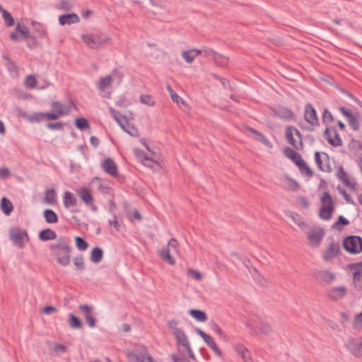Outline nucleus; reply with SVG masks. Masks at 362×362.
Segmentation results:
<instances>
[{
	"instance_id": "nucleus-1",
	"label": "nucleus",
	"mask_w": 362,
	"mask_h": 362,
	"mask_svg": "<svg viewBox=\"0 0 362 362\" xmlns=\"http://www.w3.org/2000/svg\"><path fill=\"white\" fill-rule=\"evenodd\" d=\"M69 243L68 238L59 237L49 245L52 255L56 258L59 264L64 267L68 266L71 262L72 248Z\"/></svg>"
},
{
	"instance_id": "nucleus-2",
	"label": "nucleus",
	"mask_w": 362,
	"mask_h": 362,
	"mask_svg": "<svg viewBox=\"0 0 362 362\" xmlns=\"http://www.w3.org/2000/svg\"><path fill=\"white\" fill-rule=\"evenodd\" d=\"M81 39L89 48L93 49H98L110 42V38L104 33L83 34Z\"/></svg>"
},
{
	"instance_id": "nucleus-3",
	"label": "nucleus",
	"mask_w": 362,
	"mask_h": 362,
	"mask_svg": "<svg viewBox=\"0 0 362 362\" xmlns=\"http://www.w3.org/2000/svg\"><path fill=\"white\" fill-rule=\"evenodd\" d=\"M246 326L257 335H267L272 332V325L268 321L255 317L246 322Z\"/></svg>"
},
{
	"instance_id": "nucleus-4",
	"label": "nucleus",
	"mask_w": 362,
	"mask_h": 362,
	"mask_svg": "<svg viewBox=\"0 0 362 362\" xmlns=\"http://www.w3.org/2000/svg\"><path fill=\"white\" fill-rule=\"evenodd\" d=\"M334 205L331 195L328 192H325L321 197V208L320 217L325 221L331 219L334 212Z\"/></svg>"
},
{
	"instance_id": "nucleus-5",
	"label": "nucleus",
	"mask_w": 362,
	"mask_h": 362,
	"mask_svg": "<svg viewBox=\"0 0 362 362\" xmlns=\"http://www.w3.org/2000/svg\"><path fill=\"white\" fill-rule=\"evenodd\" d=\"M285 135L288 144L295 149L299 150L303 148L301 134L296 127L292 126L288 127L286 129Z\"/></svg>"
},
{
	"instance_id": "nucleus-6",
	"label": "nucleus",
	"mask_w": 362,
	"mask_h": 362,
	"mask_svg": "<svg viewBox=\"0 0 362 362\" xmlns=\"http://www.w3.org/2000/svg\"><path fill=\"white\" fill-rule=\"evenodd\" d=\"M344 249L352 254L362 252V238L359 236H349L344 240Z\"/></svg>"
},
{
	"instance_id": "nucleus-7",
	"label": "nucleus",
	"mask_w": 362,
	"mask_h": 362,
	"mask_svg": "<svg viewBox=\"0 0 362 362\" xmlns=\"http://www.w3.org/2000/svg\"><path fill=\"white\" fill-rule=\"evenodd\" d=\"M345 346L356 358H362V337H351L347 339Z\"/></svg>"
},
{
	"instance_id": "nucleus-8",
	"label": "nucleus",
	"mask_w": 362,
	"mask_h": 362,
	"mask_svg": "<svg viewBox=\"0 0 362 362\" xmlns=\"http://www.w3.org/2000/svg\"><path fill=\"white\" fill-rule=\"evenodd\" d=\"M350 270L353 271V284L358 291L362 290V262L349 264Z\"/></svg>"
},
{
	"instance_id": "nucleus-9",
	"label": "nucleus",
	"mask_w": 362,
	"mask_h": 362,
	"mask_svg": "<svg viewBox=\"0 0 362 362\" xmlns=\"http://www.w3.org/2000/svg\"><path fill=\"white\" fill-rule=\"evenodd\" d=\"M173 334L175 336L177 344L179 346L185 347L188 353L189 356L191 358H194L195 356L193 353V351L191 349L189 341L185 332L182 329H175L173 332Z\"/></svg>"
},
{
	"instance_id": "nucleus-10",
	"label": "nucleus",
	"mask_w": 362,
	"mask_h": 362,
	"mask_svg": "<svg viewBox=\"0 0 362 362\" xmlns=\"http://www.w3.org/2000/svg\"><path fill=\"white\" fill-rule=\"evenodd\" d=\"M315 160L317 168L323 172L329 173L332 168L329 164V158L326 153L315 152Z\"/></svg>"
},
{
	"instance_id": "nucleus-11",
	"label": "nucleus",
	"mask_w": 362,
	"mask_h": 362,
	"mask_svg": "<svg viewBox=\"0 0 362 362\" xmlns=\"http://www.w3.org/2000/svg\"><path fill=\"white\" fill-rule=\"evenodd\" d=\"M79 310L81 312L86 323L90 328L96 327V319L91 306L88 305H81L78 307Z\"/></svg>"
},
{
	"instance_id": "nucleus-12",
	"label": "nucleus",
	"mask_w": 362,
	"mask_h": 362,
	"mask_svg": "<svg viewBox=\"0 0 362 362\" xmlns=\"http://www.w3.org/2000/svg\"><path fill=\"white\" fill-rule=\"evenodd\" d=\"M132 356L135 358L136 362H154V359L148 354L147 348L143 345L138 346L135 353Z\"/></svg>"
},
{
	"instance_id": "nucleus-13",
	"label": "nucleus",
	"mask_w": 362,
	"mask_h": 362,
	"mask_svg": "<svg viewBox=\"0 0 362 362\" xmlns=\"http://www.w3.org/2000/svg\"><path fill=\"white\" fill-rule=\"evenodd\" d=\"M337 177L349 189L354 191L356 189L354 180L346 173L342 166L338 168Z\"/></svg>"
},
{
	"instance_id": "nucleus-14",
	"label": "nucleus",
	"mask_w": 362,
	"mask_h": 362,
	"mask_svg": "<svg viewBox=\"0 0 362 362\" xmlns=\"http://www.w3.org/2000/svg\"><path fill=\"white\" fill-rule=\"evenodd\" d=\"M325 136L332 146L335 147L342 146V141L336 129L327 127L325 131Z\"/></svg>"
},
{
	"instance_id": "nucleus-15",
	"label": "nucleus",
	"mask_w": 362,
	"mask_h": 362,
	"mask_svg": "<svg viewBox=\"0 0 362 362\" xmlns=\"http://www.w3.org/2000/svg\"><path fill=\"white\" fill-rule=\"evenodd\" d=\"M314 275L318 281L326 284H331L336 280V275L327 269L317 270Z\"/></svg>"
},
{
	"instance_id": "nucleus-16",
	"label": "nucleus",
	"mask_w": 362,
	"mask_h": 362,
	"mask_svg": "<svg viewBox=\"0 0 362 362\" xmlns=\"http://www.w3.org/2000/svg\"><path fill=\"white\" fill-rule=\"evenodd\" d=\"M10 235H11V240L19 248L24 247V245H25L24 243H23L24 239H25L26 240H28V235L26 230H11Z\"/></svg>"
},
{
	"instance_id": "nucleus-17",
	"label": "nucleus",
	"mask_w": 362,
	"mask_h": 362,
	"mask_svg": "<svg viewBox=\"0 0 362 362\" xmlns=\"http://www.w3.org/2000/svg\"><path fill=\"white\" fill-rule=\"evenodd\" d=\"M340 112L346 117L347 121L350 127L355 131L359 129V115L358 113L352 114L346 107H341L339 108Z\"/></svg>"
},
{
	"instance_id": "nucleus-18",
	"label": "nucleus",
	"mask_w": 362,
	"mask_h": 362,
	"mask_svg": "<svg viewBox=\"0 0 362 362\" xmlns=\"http://www.w3.org/2000/svg\"><path fill=\"white\" fill-rule=\"evenodd\" d=\"M304 118L305 120L312 126L319 125L317 112L310 103L305 106Z\"/></svg>"
},
{
	"instance_id": "nucleus-19",
	"label": "nucleus",
	"mask_w": 362,
	"mask_h": 362,
	"mask_svg": "<svg viewBox=\"0 0 362 362\" xmlns=\"http://www.w3.org/2000/svg\"><path fill=\"white\" fill-rule=\"evenodd\" d=\"M347 290L344 286L331 287L327 292V297L334 301L339 300L345 297Z\"/></svg>"
},
{
	"instance_id": "nucleus-20",
	"label": "nucleus",
	"mask_w": 362,
	"mask_h": 362,
	"mask_svg": "<svg viewBox=\"0 0 362 362\" xmlns=\"http://www.w3.org/2000/svg\"><path fill=\"white\" fill-rule=\"evenodd\" d=\"M325 235L322 228H315L309 230L308 239L310 245L314 247L318 246Z\"/></svg>"
},
{
	"instance_id": "nucleus-21",
	"label": "nucleus",
	"mask_w": 362,
	"mask_h": 362,
	"mask_svg": "<svg viewBox=\"0 0 362 362\" xmlns=\"http://www.w3.org/2000/svg\"><path fill=\"white\" fill-rule=\"evenodd\" d=\"M103 170L112 177L118 175V169L116 163L110 158H107L101 163Z\"/></svg>"
},
{
	"instance_id": "nucleus-22",
	"label": "nucleus",
	"mask_w": 362,
	"mask_h": 362,
	"mask_svg": "<svg viewBox=\"0 0 362 362\" xmlns=\"http://www.w3.org/2000/svg\"><path fill=\"white\" fill-rule=\"evenodd\" d=\"M272 115L282 119H291L294 114L288 108L284 106H277L272 109Z\"/></svg>"
},
{
	"instance_id": "nucleus-23",
	"label": "nucleus",
	"mask_w": 362,
	"mask_h": 362,
	"mask_svg": "<svg viewBox=\"0 0 362 362\" xmlns=\"http://www.w3.org/2000/svg\"><path fill=\"white\" fill-rule=\"evenodd\" d=\"M339 252V245L337 243L332 242L329 244L327 249L325 251L323 259L326 262L331 261L335 257Z\"/></svg>"
},
{
	"instance_id": "nucleus-24",
	"label": "nucleus",
	"mask_w": 362,
	"mask_h": 362,
	"mask_svg": "<svg viewBox=\"0 0 362 362\" xmlns=\"http://www.w3.org/2000/svg\"><path fill=\"white\" fill-rule=\"evenodd\" d=\"M249 261L247 260H244L243 261V263L245 264V266L246 267H247L250 273L252 275V277H253V279L254 281L258 284L259 285H260L261 286H267V281L265 280L264 278H263L261 274L258 272V271L257 270L256 268L255 267H252V268H250L247 265V262Z\"/></svg>"
},
{
	"instance_id": "nucleus-25",
	"label": "nucleus",
	"mask_w": 362,
	"mask_h": 362,
	"mask_svg": "<svg viewBox=\"0 0 362 362\" xmlns=\"http://www.w3.org/2000/svg\"><path fill=\"white\" fill-rule=\"evenodd\" d=\"M77 194L86 206L87 204H91L92 202H94V199L90 192V190L87 187H82L81 189L77 190Z\"/></svg>"
},
{
	"instance_id": "nucleus-26",
	"label": "nucleus",
	"mask_w": 362,
	"mask_h": 362,
	"mask_svg": "<svg viewBox=\"0 0 362 362\" xmlns=\"http://www.w3.org/2000/svg\"><path fill=\"white\" fill-rule=\"evenodd\" d=\"M21 116L31 123H39L45 119V112H35L32 115L23 112L21 113Z\"/></svg>"
},
{
	"instance_id": "nucleus-27",
	"label": "nucleus",
	"mask_w": 362,
	"mask_h": 362,
	"mask_svg": "<svg viewBox=\"0 0 362 362\" xmlns=\"http://www.w3.org/2000/svg\"><path fill=\"white\" fill-rule=\"evenodd\" d=\"M79 21L80 18L76 13L64 14L59 18V22L61 25L77 23Z\"/></svg>"
},
{
	"instance_id": "nucleus-28",
	"label": "nucleus",
	"mask_w": 362,
	"mask_h": 362,
	"mask_svg": "<svg viewBox=\"0 0 362 362\" xmlns=\"http://www.w3.org/2000/svg\"><path fill=\"white\" fill-rule=\"evenodd\" d=\"M234 350L241 356L245 362H251L252 356L249 350L243 344H236L234 346Z\"/></svg>"
},
{
	"instance_id": "nucleus-29",
	"label": "nucleus",
	"mask_w": 362,
	"mask_h": 362,
	"mask_svg": "<svg viewBox=\"0 0 362 362\" xmlns=\"http://www.w3.org/2000/svg\"><path fill=\"white\" fill-rule=\"evenodd\" d=\"M247 130L253 135L254 138L257 141L261 142L262 144H263L264 146L269 148H272L273 147L272 144L261 132L257 131L252 127H248Z\"/></svg>"
},
{
	"instance_id": "nucleus-30",
	"label": "nucleus",
	"mask_w": 362,
	"mask_h": 362,
	"mask_svg": "<svg viewBox=\"0 0 362 362\" xmlns=\"http://www.w3.org/2000/svg\"><path fill=\"white\" fill-rule=\"evenodd\" d=\"M63 202L65 208L69 209L77 204V199L71 192L66 191L63 196Z\"/></svg>"
},
{
	"instance_id": "nucleus-31",
	"label": "nucleus",
	"mask_w": 362,
	"mask_h": 362,
	"mask_svg": "<svg viewBox=\"0 0 362 362\" xmlns=\"http://www.w3.org/2000/svg\"><path fill=\"white\" fill-rule=\"evenodd\" d=\"M52 110L57 112L62 117L68 115L70 112L69 107H65L62 103L59 101H53L51 104Z\"/></svg>"
},
{
	"instance_id": "nucleus-32",
	"label": "nucleus",
	"mask_w": 362,
	"mask_h": 362,
	"mask_svg": "<svg viewBox=\"0 0 362 362\" xmlns=\"http://www.w3.org/2000/svg\"><path fill=\"white\" fill-rule=\"evenodd\" d=\"M284 154L286 157L294 162L296 165L299 164L300 162L303 163L301 156L289 147L284 148Z\"/></svg>"
},
{
	"instance_id": "nucleus-33",
	"label": "nucleus",
	"mask_w": 362,
	"mask_h": 362,
	"mask_svg": "<svg viewBox=\"0 0 362 362\" xmlns=\"http://www.w3.org/2000/svg\"><path fill=\"white\" fill-rule=\"evenodd\" d=\"M113 81V76L111 75L102 77L99 79L97 83V88L100 91H104L105 89L109 88Z\"/></svg>"
},
{
	"instance_id": "nucleus-34",
	"label": "nucleus",
	"mask_w": 362,
	"mask_h": 362,
	"mask_svg": "<svg viewBox=\"0 0 362 362\" xmlns=\"http://www.w3.org/2000/svg\"><path fill=\"white\" fill-rule=\"evenodd\" d=\"M170 252L169 247L165 246L160 250L159 255L163 261L168 262L170 265H173L175 263V259L170 255Z\"/></svg>"
},
{
	"instance_id": "nucleus-35",
	"label": "nucleus",
	"mask_w": 362,
	"mask_h": 362,
	"mask_svg": "<svg viewBox=\"0 0 362 362\" xmlns=\"http://www.w3.org/2000/svg\"><path fill=\"white\" fill-rule=\"evenodd\" d=\"M202 52L199 49H190L187 51H183L182 53V56L187 63H192L196 57L200 54Z\"/></svg>"
},
{
	"instance_id": "nucleus-36",
	"label": "nucleus",
	"mask_w": 362,
	"mask_h": 362,
	"mask_svg": "<svg viewBox=\"0 0 362 362\" xmlns=\"http://www.w3.org/2000/svg\"><path fill=\"white\" fill-rule=\"evenodd\" d=\"M56 238L57 234L55 231L49 228L42 230L39 233V238L42 241L52 240L56 239Z\"/></svg>"
},
{
	"instance_id": "nucleus-37",
	"label": "nucleus",
	"mask_w": 362,
	"mask_h": 362,
	"mask_svg": "<svg viewBox=\"0 0 362 362\" xmlns=\"http://www.w3.org/2000/svg\"><path fill=\"white\" fill-rule=\"evenodd\" d=\"M44 202L52 205L57 203V193L54 189H49L45 191Z\"/></svg>"
},
{
	"instance_id": "nucleus-38",
	"label": "nucleus",
	"mask_w": 362,
	"mask_h": 362,
	"mask_svg": "<svg viewBox=\"0 0 362 362\" xmlns=\"http://www.w3.org/2000/svg\"><path fill=\"white\" fill-rule=\"evenodd\" d=\"M103 255V251L101 248L98 247H95L93 248L90 253V261L93 263H99L102 259Z\"/></svg>"
},
{
	"instance_id": "nucleus-39",
	"label": "nucleus",
	"mask_w": 362,
	"mask_h": 362,
	"mask_svg": "<svg viewBox=\"0 0 362 362\" xmlns=\"http://www.w3.org/2000/svg\"><path fill=\"white\" fill-rule=\"evenodd\" d=\"M44 217L48 223H56L58 221L57 214L52 209H46L44 211Z\"/></svg>"
},
{
	"instance_id": "nucleus-40",
	"label": "nucleus",
	"mask_w": 362,
	"mask_h": 362,
	"mask_svg": "<svg viewBox=\"0 0 362 362\" xmlns=\"http://www.w3.org/2000/svg\"><path fill=\"white\" fill-rule=\"evenodd\" d=\"M189 315L199 322H205L207 320L206 314L200 310H190Z\"/></svg>"
},
{
	"instance_id": "nucleus-41",
	"label": "nucleus",
	"mask_w": 362,
	"mask_h": 362,
	"mask_svg": "<svg viewBox=\"0 0 362 362\" xmlns=\"http://www.w3.org/2000/svg\"><path fill=\"white\" fill-rule=\"evenodd\" d=\"M1 209L6 215H9L13 207L10 200L6 197H3L1 202Z\"/></svg>"
},
{
	"instance_id": "nucleus-42",
	"label": "nucleus",
	"mask_w": 362,
	"mask_h": 362,
	"mask_svg": "<svg viewBox=\"0 0 362 362\" xmlns=\"http://www.w3.org/2000/svg\"><path fill=\"white\" fill-rule=\"evenodd\" d=\"M125 132L128 133L129 135L132 136H138L139 131L138 129L131 124L128 120L127 119L126 122L123 123V127H121Z\"/></svg>"
},
{
	"instance_id": "nucleus-43",
	"label": "nucleus",
	"mask_w": 362,
	"mask_h": 362,
	"mask_svg": "<svg viewBox=\"0 0 362 362\" xmlns=\"http://www.w3.org/2000/svg\"><path fill=\"white\" fill-rule=\"evenodd\" d=\"M209 326L210 329L216 334H217L220 337L225 338L226 337V333L221 329V328L216 322L211 321L209 324Z\"/></svg>"
},
{
	"instance_id": "nucleus-44",
	"label": "nucleus",
	"mask_w": 362,
	"mask_h": 362,
	"mask_svg": "<svg viewBox=\"0 0 362 362\" xmlns=\"http://www.w3.org/2000/svg\"><path fill=\"white\" fill-rule=\"evenodd\" d=\"M196 332L204 339V342L210 346L212 344L215 342L214 339L209 334H206L201 329H196Z\"/></svg>"
},
{
	"instance_id": "nucleus-45",
	"label": "nucleus",
	"mask_w": 362,
	"mask_h": 362,
	"mask_svg": "<svg viewBox=\"0 0 362 362\" xmlns=\"http://www.w3.org/2000/svg\"><path fill=\"white\" fill-rule=\"evenodd\" d=\"M167 90L169 92L170 97L173 102L176 103L177 105H180V103L184 104L185 102L182 98H180L172 88V87L170 85H167Z\"/></svg>"
},
{
	"instance_id": "nucleus-46",
	"label": "nucleus",
	"mask_w": 362,
	"mask_h": 362,
	"mask_svg": "<svg viewBox=\"0 0 362 362\" xmlns=\"http://www.w3.org/2000/svg\"><path fill=\"white\" fill-rule=\"evenodd\" d=\"M69 325L71 327L74 329H81L82 327L81 320L73 314L69 315Z\"/></svg>"
},
{
	"instance_id": "nucleus-47",
	"label": "nucleus",
	"mask_w": 362,
	"mask_h": 362,
	"mask_svg": "<svg viewBox=\"0 0 362 362\" xmlns=\"http://www.w3.org/2000/svg\"><path fill=\"white\" fill-rule=\"evenodd\" d=\"M349 224V221L344 218L343 216H339L338 220L334 223L332 228L337 230L341 229L342 226H347Z\"/></svg>"
},
{
	"instance_id": "nucleus-48",
	"label": "nucleus",
	"mask_w": 362,
	"mask_h": 362,
	"mask_svg": "<svg viewBox=\"0 0 362 362\" xmlns=\"http://www.w3.org/2000/svg\"><path fill=\"white\" fill-rule=\"evenodd\" d=\"M75 123L76 127L80 130H84L89 127V123L84 117L77 118Z\"/></svg>"
},
{
	"instance_id": "nucleus-49",
	"label": "nucleus",
	"mask_w": 362,
	"mask_h": 362,
	"mask_svg": "<svg viewBox=\"0 0 362 362\" xmlns=\"http://www.w3.org/2000/svg\"><path fill=\"white\" fill-rule=\"evenodd\" d=\"M75 242H76V247L79 250L84 251L88 247V243L83 238H82L81 237H78V236L76 237Z\"/></svg>"
},
{
	"instance_id": "nucleus-50",
	"label": "nucleus",
	"mask_w": 362,
	"mask_h": 362,
	"mask_svg": "<svg viewBox=\"0 0 362 362\" xmlns=\"http://www.w3.org/2000/svg\"><path fill=\"white\" fill-rule=\"evenodd\" d=\"M213 60L214 61L216 64H217L218 66H226L228 62V59L227 57H226L221 54H219L218 53L216 54V56L214 57Z\"/></svg>"
},
{
	"instance_id": "nucleus-51",
	"label": "nucleus",
	"mask_w": 362,
	"mask_h": 362,
	"mask_svg": "<svg viewBox=\"0 0 362 362\" xmlns=\"http://www.w3.org/2000/svg\"><path fill=\"white\" fill-rule=\"evenodd\" d=\"M301 173L303 174H305L306 175H308V177H311L313 176V173L311 170V169L308 167V165L306 164V163L303 160V163H299V164L297 165Z\"/></svg>"
},
{
	"instance_id": "nucleus-52",
	"label": "nucleus",
	"mask_w": 362,
	"mask_h": 362,
	"mask_svg": "<svg viewBox=\"0 0 362 362\" xmlns=\"http://www.w3.org/2000/svg\"><path fill=\"white\" fill-rule=\"evenodd\" d=\"M2 16L7 26L11 27L14 25V19L8 11L6 10L4 11Z\"/></svg>"
},
{
	"instance_id": "nucleus-53",
	"label": "nucleus",
	"mask_w": 362,
	"mask_h": 362,
	"mask_svg": "<svg viewBox=\"0 0 362 362\" xmlns=\"http://www.w3.org/2000/svg\"><path fill=\"white\" fill-rule=\"evenodd\" d=\"M285 182H286V187L289 189L296 191L299 187L298 182L290 177H286Z\"/></svg>"
},
{
	"instance_id": "nucleus-54",
	"label": "nucleus",
	"mask_w": 362,
	"mask_h": 362,
	"mask_svg": "<svg viewBox=\"0 0 362 362\" xmlns=\"http://www.w3.org/2000/svg\"><path fill=\"white\" fill-rule=\"evenodd\" d=\"M140 101L141 103L151 107L155 105L153 98L149 95H141Z\"/></svg>"
},
{
	"instance_id": "nucleus-55",
	"label": "nucleus",
	"mask_w": 362,
	"mask_h": 362,
	"mask_svg": "<svg viewBox=\"0 0 362 362\" xmlns=\"http://www.w3.org/2000/svg\"><path fill=\"white\" fill-rule=\"evenodd\" d=\"M25 85L28 88H34L37 85V80L33 76H28L25 81Z\"/></svg>"
},
{
	"instance_id": "nucleus-56",
	"label": "nucleus",
	"mask_w": 362,
	"mask_h": 362,
	"mask_svg": "<svg viewBox=\"0 0 362 362\" xmlns=\"http://www.w3.org/2000/svg\"><path fill=\"white\" fill-rule=\"evenodd\" d=\"M353 327L357 329H362V311L355 316Z\"/></svg>"
},
{
	"instance_id": "nucleus-57",
	"label": "nucleus",
	"mask_w": 362,
	"mask_h": 362,
	"mask_svg": "<svg viewBox=\"0 0 362 362\" xmlns=\"http://www.w3.org/2000/svg\"><path fill=\"white\" fill-rule=\"evenodd\" d=\"M187 274L189 276H190L192 279H194L197 281H200L202 279V274L199 272L194 270L193 269H190V268L187 269Z\"/></svg>"
},
{
	"instance_id": "nucleus-58",
	"label": "nucleus",
	"mask_w": 362,
	"mask_h": 362,
	"mask_svg": "<svg viewBox=\"0 0 362 362\" xmlns=\"http://www.w3.org/2000/svg\"><path fill=\"white\" fill-rule=\"evenodd\" d=\"M291 218L293 221L297 224L301 229H305L307 227V224L302 220V218L296 214H292Z\"/></svg>"
},
{
	"instance_id": "nucleus-59",
	"label": "nucleus",
	"mask_w": 362,
	"mask_h": 362,
	"mask_svg": "<svg viewBox=\"0 0 362 362\" xmlns=\"http://www.w3.org/2000/svg\"><path fill=\"white\" fill-rule=\"evenodd\" d=\"M168 247H169L170 252L174 253L178 252V243L176 239L172 238L169 240L168 243Z\"/></svg>"
},
{
	"instance_id": "nucleus-60",
	"label": "nucleus",
	"mask_w": 362,
	"mask_h": 362,
	"mask_svg": "<svg viewBox=\"0 0 362 362\" xmlns=\"http://www.w3.org/2000/svg\"><path fill=\"white\" fill-rule=\"evenodd\" d=\"M74 263L78 269L83 270L85 269L83 257L82 255L75 257Z\"/></svg>"
},
{
	"instance_id": "nucleus-61",
	"label": "nucleus",
	"mask_w": 362,
	"mask_h": 362,
	"mask_svg": "<svg viewBox=\"0 0 362 362\" xmlns=\"http://www.w3.org/2000/svg\"><path fill=\"white\" fill-rule=\"evenodd\" d=\"M334 119L332 113L327 110L325 109L322 114L323 123H330L333 122Z\"/></svg>"
},
{
	"instance_id": "nucleus-62",
	"label": "nucleus",
	"mask_w": 362,
	"mask_h": 362,
	"mask_svg": "<svg viewBox=\"0 0 362 362\" xmlns=\"http://www.w3.org/2000/svg\"><path fill=\"white\" fill-rule=\"evenodd\" d=\"M113 117L120 127H123V123L127 122V117L120 115L119 112H113Z\"/></svg>"
},
{
	"instance_id": "nucleus-63",
	"label": "nucleus",
	"mask_w": 362,
	"mask_h": 362,
	"mask_svg": "<svg viewBox=\"0 0 362 362\" xmlns=\"http://www.w3.org/2000/svg\"><path fill=\"white\" fill-rule=\"evenodd\" d=\"M200 51L202 52L200 54H203L204 57L211 58L212 59L217 54V52L210 48H204Z\"/></svg>"
},
{
	"instance_id": "nucleus-64",
	"label": "nucleus",
	"mask_w": 362,
	"mask_h": 362,
	"mask_svg": "<svg viewBox=\"0 0 362 362\" xmlns=\"http://www.w3.org/2000/svg\"><path fill=\"white\" fill-rule=\"evenodd\" d=\"M46 127L50 130H60L63 129L64 124L61 122L55 123H47Z\"/></svg>"
}]
</instances>
